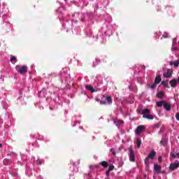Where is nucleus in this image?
<instances>
[{"mask_svg":"<svg viewBox=\"0 0 179 179\" xmlns=\"http://www.w3.org/2000/svg\"><path fill=\"white\" fill-rule=\"evenodd\" d=\"M156 157V151L155 150H152L148 156L145 159V164L146 166V170L147 171H149V164H150V162H149V159H151L153 160L155 157Z\"/></svg>","mask_w":179,"mask_h":179,"instance_id":"nucleus-1","label":"nucleus"},{"mask_svg":"<svg viewBox=\"0 0 179 179\" xmlns=\"http://www.w3.org/2000/svg\"><path fill=\"white\" fill-rule=\"evenodd\" d=\"M143 118H146L147 120H153L154 117L150 114V110L148 108L143 109L142 111Z\"/></svg>","mask_w":179,"mask_h":179,"instance_id":"nucleus-2","label":"nucleus"},{"mask_svg":"<svg viewBox=\"0 0 179 179\" xmlns=\"http://www.w3.org/2000/svg\"><path fill=\"white\" fill-rule=\"evenodd\" d=\"M15 69L18 73L20 75H24L27 72V66H20L17 65L15 66Z\"/></svg>","mask_w":179,"mask_h":179,"instance_id":"nucleus-3","label":"nucleus"},{"mask_svg":"<svg viewBox=\"0 0 179 179\" xmlns=\"http://www.w3.org/2000/svg\"><path fill=\"white\" fill-rule=\"evenodd\" d=\"M129 150L130 152L129 157V161L130 162H135L136 160V157H135V152H134V150L132 148H129Z\"/></svg>","mask_w":179,"mask_h":179,"instance_id":"nucleus-4","label":"nucleus"},{"mask_svg":"<svg viewBox=\"0 0 179 179\" xmlns=\"http://www.w3.org/2000/svg\"><path fill=\"white\" fill-rule=\"evenodd\" d=\"M179 167V162L176 161L175 163H171L169 166V170L174 171V170L178 169Z\"/></svg>","mask_w":179,"mask_h":179,"instance_id":"nucleus-5","label":"nucleus"},{"mask_svg":"<svg viewBox=\"0 0 179 179\" xmlns=\"http://www.w3.org/2000/svg\"><path fill=\"white\" fill-rule=\"evenodd\" d=\"M173 75V69H168L167 71L163 74V76L164 78H171Z\"/></svg>","mask_w":179,"mask_h":179,"instance_id":"nucleus-6","label":"nucleus"},{"mask_svg":"<svg viewBox=\"0 0 179 179\" xmlns=\"http://www.w3.org/2000/svg\"><path fill=\"white\" fill-rule=\"evenodd\" d=\"M142 131H145V126L139 125L137 127L135 132L137 135H139V134H141V132H142Z\"/></svg>","mask_w":179,"mask_h":179,"instance_id":"nucleus-7","label":"nucleus"},{"mask_svg":"<svg viewBox=\"0 0 179 179\" xmlns=\"http://www.w3.org/2000/svg\"><path fill=\"white\" fill-rule=\"evenodd\" d=\"M113 122L115 124H116V127H121V125L124 124V120H121L119 119H114Z\"/></svg>","mask_w":179,"mask_h":179,"instance_id":"nucleus-8","label":"nucleus"},{"mask_svg":"<svg viewBox=\"0 0 179 179\" xmlns=\"http://www.w3.org/2000/svg\"><path fill=\"white\" fill-rule=\"evenodd\" d=\"M169 85H171V87H176L177 86V79L173 78L169 82Z\"/></svg>","mask_w":179,"mask_h":179,"instance_id":"nucleus-9","label":"nucleus"},{"mask_svg":"<svg viewBox=\"0 0 179 179\" xmlns=\"http://www.w3.org/2000/svg\"><path fill=\"white\" fill-rule=\"evenodd\" d=\"M169 64L171 66H173V65L174 68H178V66H179V60H176L175 62H171L169 63Z\"/></svg>","mask_w":179,"mask_h":179,"instance_id":"nucleus-10","label":"nucleus"},{"mask_svg":"<svg viewBox=\"0 0 179 179\" xmlns=\"http://www.w3.org/2000/svg\"><path fill=\"white\" fill-rule=\"evenodd\" d=\"M154 170H155V173H160V171H162V166H160L157 164H155Z\"/></svg>","mask_w":179,"mask_h":179,"instance_id":"nucleus-11","label":"nucleus"},{"mask_svg":"<svg viewBox=\"0 0 179 179\" xmlns=\"http://www.w3.org/2000/svg\"><path fill=\"white\" fill-rule=\"evenodd\" d=\"M164 108L165 110H166V111H170V110H171V106H170V104L164 102Z\"/></svg>","mask_w":179,"mask_h":179,"instance_id":"nucleus-12","label":"nucleus"},{"mask_svg":"<svg viewBox=\"0 0 179 179\" xmlns=\"http://www.w3.org/2000/svg\"><path fill=\"white\" fill-rule=\"evenodd\" d=\"M162 82V77L160 76H157L155 82L157 85H159Z\"/></svg>","mask_w":179,"mask_h":179,"instance_id":"nucleus-13","label":"nucleus"},{"mask_svg":"<svg viewBox=\"0 0 179 179\" xmlns=\"http://www.w3.org/2000/svg\"><path fill=\"white\" fill-rule=\"evenodd\" d=\"M163 96H164V92L163 91H161L157 94V97L158 99H163Z\"/></svg>","mask_w":179,"mask_h":179,"instance_id":"nucleus-14","label":"nucleus"},{"mask_svg":"<svg viewBox=\"0 0 179 179\" xmlns=\"http://www.w3.org/2000/svg\"><path fill=\"white\" fill-rule=\"evenodd\" d=\"M85 88L87 89V90H89V92H91L92 93H94V88H93V87L87 85L85 86Z\"/></svg>","mask_w":179,"mask_h":179,"instance_id":"nucleus-15","label":"nucleus"},{"mask_svg":"<svg viewBox=\"0 0 179 179\" xmlns=\"http://www.w3.org/2000/svg\"><path fill=\"white\" fill-rule=\"evenodd\" d=\"M101 166H102V167H105L107 168L108 167V162H106V161H103L100 163Z\"/></svg>","mask_w":179,"mask_h":179,"instance_id":"nucleus-16","label":"nucleus"},{"mask_svg":"<svg viewBox=\"0 0 179 179\" xmlns=\"http://www.w3.org/2000/svg\"><path fill=\"white\" fill-rule=\"evenodd\" d=\"M108 104H113V99L111 96H106Z\"/></svg>","mask_w":179,"mask_h":179,"instance_id":"nucleus-17","label":"nucleus"},{"mask_svg":"<svg viewBox=\"0 0 179 179\" xmlns=\"http://www.w3.org/2000/svg\"><path fill=\"white\" fill-rule=\"evenodd\" d=\"M141 145H142V140H141L140 138H138L136 141L137 148H141Z\"/></svg>","mask_w":179,"mask_h":179,"instance_id":"nucleus-18","label":"nucleus"},{"mask_svg":"<svg viewBox=\"0 0 179 179\" xmlns=\"http://www.w3.org/2000/svg\"><path fill=\"white\" fill-rule=\"evenodd\" d=\"M165 102L166 101H164L157 102V107H162V106H164Z\"/></svg>","mask_w":179,"mask_h":179,"instance_id":"nucleus-19","label":"nucleus"},{"mask_svg":"<svg viewBox=\"0 0 179 179\" xmlns=\"http://www.w3.org/2000/svg\"><path fill=\"white\" fill-rule=\"evenodd\" d=\"M159 143H160L161 146H165L166 145V140L164 139V138H162Z\"/></svg>","mask_w":179,"mask_h":179,"instance_id":"nucleus-20","label":"nucleus"},{"mask_svg":"<svg viewBox=\"0 0 179 179\" xmlns=\"http://www.w3.org/2000/svg\"><path fill=\"white\" fill-rule=\"evenodd\" d=\"M162 85H163V86H165L166 87H167V86H169V83H167V81L163 80L162 82Z\"/></svg>","mask_w":179,"mask_h":179,"instance_id":"nucleus-21","label":"nucleus"},{"mask_svg":"<svg viewBox=\"0 0 179 179\" xmlns=\"http://www.w3.org/2000/svg\"><path fill=\"white\" fill-rule=\"evenodd\" d=\"M156 85H157L156 83H153L151 85H150V89H155L156 87Z\"/></svg>","mask_w":179,"mask_h":179,"instance_id":"nucleus-22","label":"nucleus"},{"mask_svg":"<svg viewBox=\"0 0 179 179\" xmlns=\"http://www.w3.org/2000/svg\"><path fill=\"white\" fill-rule=\"evenodd\" d=\"M164 38H169V34L168 33H164L162 35Z\"/></svg>","mask_w":179,"mask_h":179,"instance_id":"nucleus-23","label":"nucleus"},{"mask_svg":"<svg viewBox=\"0 0 179 179\" xmlns=\"http://www.w3.org/2000/svg\"><path fill=\"white\" fill-rule=\"evenodd\" d=\"M113 170H114V165L109 166L108 171H113Z\"/></svg>","mask_w":179,"mask_h":179,"instance_id":"nucleus-24","label":"nucleus"},{"mask_svg":"<svg viewBox=\"0 0 179 179\" xmlns=\"http://www.w3.org/2000/svg\"><path fill=\"white\" fill-rule=\"evenodd\" d=\"M10 62H13V61H16V57L15 56H12L10 59Z\"/></svg>","mask_w":179,"mask_h":179,"instance_id":"nucleus-25","label":"nucleus"},{"mask_svg":"<svg viewBox=\"0 0 179 179\" xmlns=\"http://www.w3.org/2000/svg\"><path fill=\"white\" fill-rule=\"evenodd\" d=\"M171 157H172V159H176V157H177V156L176 155V154L171 152Z\"/></svg>","mask_w":179,"mask_h":179,"instance_id":"nucleus-26","label":"nucleus"},{"mask_svg":"<svg viewBox=\"0 0 179 179\" xmlns=\"http://www.w3.org/2000/svg\"><path fill=\"white\" fill-rule=\"evenodd\" d=\"M110 152H112L113 156H115V151H114V148L110 149Z\"/></svg>","mask_w":179,"mask_h":179,"instance_id":"nucleus-27","label":"nucleus"},{"mask_svg":"<svg viewBox=\"0 0 179 179\" xmlns=\"http://www.w3.org/2000/svg\"><path fill=\"white\" fill-rule=\"evenodd\" d=\"M100 104L106 106V104H107V102H106L104 101H100Z\"/></svg>","mask_w":179,"mask_h":179,"instance_id":"nucleus-28","label":"nucleus"},{"mask_svg":"<svg viewBox=\"0 0 179 179\" xmlns=\"http://www.w3.org/2000/svg\"><path fill=\"white\" fill-rule=\"evenodd\" d=\"M175 117H176V120H177L178 121H179V113H176V115H175Z\"/></svg>","mask_w":179,"mask_h":179,"instance_id":"nucleus-29","label":"nucleus"},{"mask_svg":"<svg viewBox=\"0 0 179 179\" xmlns=\"http://www.w3.org/2000/svg\"><path fill=\"white\" fill-rule=\"evenodd\" d=\"M154 128H160V124L157 123L154 126Z\"/></svg>","mask_w":179,"mask_h":179,"instance_id":"nucleus-30","label":"nucleus"},{"mask_svg":"<svg viewBox=\"0 0 179 179\" xmlns=\"http://www.w3.org/2000/svg\"><path fill=\"white\" fill-rule=\"evenodd\" d=\"M106 176L107 177H109V176H110V171H107L106 172Z\"/></svg>","mask_w":179,"mask_h":179,"instance_id":"nucleus-31","label":"nucleus"},{"mask_svg":"<svg viewBox=\"0 0 179 179\" xmlns=\"http://www.w3.org/2000/svg\"><path fill=\"white\" fill-rule=\"evenodd\" d=\"M158 162H159V163H162V157H158Z\"/></svg>","mask_w":179,"mask_h":179,"instance_id":"nucleus-32","label":"nucleus"},{"mask_svg":"<svg viewBox=\"0 0 179 179\" xmlns=\"http://www.w3.org/2000/svg\"><path fill=\"white\" fill-rule=\"evenodd\" d=\"M6 162H8V159H6L3 161V164H5V166H6V164H5Z\"/></svg>","mask_w":179,"mask_h":179,"instance_id":"nucleus-33","label":"nucleus"},{"mask_svg":"<svg viewBox=\"0 0 179 179\" xmlns=\"http://www.w3.org/2000/svg\"><path fill=\"white\" fill-rule=\"evenodd\" d=\"M176 157H178V159H179V153L176 154Z\"/></svg>","mask_w":179,"mask_h":179,"instance_id":"nucleus-34","label":"nucleus"},{"mask_svg":"<svg viewBox=\"0 0 179 179\" xmlns=\"http://www.w3.org/2000/svg\"><path fill=\"white\" fill-rule=\"evenodd\" d=\"M38 164L41 165V162H39Z\"/></svg>","mask_w":179,"mask_h":179,"instance_id":"nucleus-35","label":"nucleus"},{"mask_svg":"<svg viewBox=\"0 0 179 179\" xmlns=\"http://www.w3.org/2000/svg\"><path fill=\"white\" fill-rule=\"evenodd\" d=\"M0 148H2V145L0 143Z\"/></svg>","mask_w":179,"mask_h":179,"instance_id":"nucleus-36","label":"nucleus"},{"mask_svg":"<svg viewBox=\"0 0 179 179\" xmlns=\"http://www.w3.org/2000/svg\"><path fill=\"white\" fill-rule=\"evenodd\" d=\"M64 1H66V0H64Z\"/></svg>","mask_w":179,"mask_h":179,"instance_id":"nucleus-37","label":"nucleus"}]
</instances>
